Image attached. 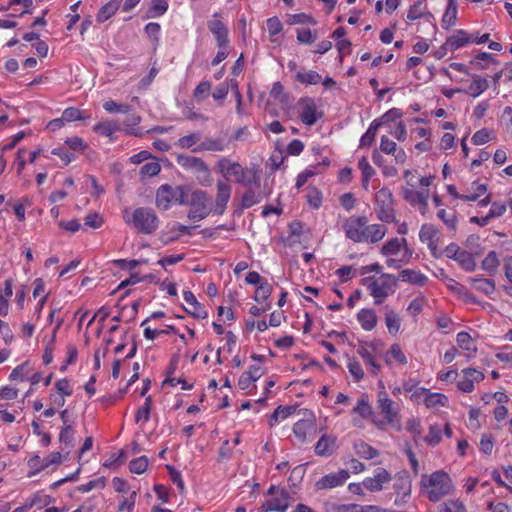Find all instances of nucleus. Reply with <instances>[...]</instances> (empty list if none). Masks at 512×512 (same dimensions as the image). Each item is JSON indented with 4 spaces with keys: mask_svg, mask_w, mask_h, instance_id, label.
Instances as JSON below:
<instances>
[{
    "mask_svg": "<svg viewBox=\"0 0 512 512\" xmlns=\"http://www.w3.org/2000/svg\"><path fill=\"white\" fill-rule=\"evenodd\" d=\"M29 372V364L23 363L14 368L10 374V379L23 381Z\"/></svg>",
    "mask_w": 512,
    "mask_h": 512,
    "instance_id": "nucleus-60",
    "label": "nucleus"
},
{
    "mask_svg": "<svg viewBox=\"0 0 512 512\" xmlns=\"http://www.w3.org/2000/svg\"><path fill=\"white\" fill-rule=\"evenodd\" d=\"M122 0H111L106 3L99 11L97 15L98 22H105L119 9Z\"/></svg>",
    "mask_w": 512,
    "mask_h": 512,
    "instance_id": "nucleus-29",
    "label": "nucleus"
},
{
    "mask_svg": "<svg viewBox=\"0 0 512 512\" xmlns=\"http://www.w3.org/2000/svg\"><path fill=\"white\" fill-rule=\"evenodd\" d=\"M357 319L366 331L372 330L377 324V316L372 309H362L358 312Z\"/></svg>",
    "mask_w": 512,
    "mask_h": 512,
    "instance_id": "nucleus-25",
    "label": "nucleus"
},
{
    "mask_svg": "<svg viewBox=\"0 0 512 512\" xmlns=\"http://www.w3.org/2000/svg\"><path fill=\"white\" fill-rule=\"evenodd\" d=\"M441 440V429L437 425L430 426L429 433L425 437V441L431 445H437Z\"/></svg>",
    "mask_w": 512,
    "mask_h": 512,
    "instance_id": "nucleus-56",
    "label": "nucleus"
},
{
    "mask_svg": "<svg viewBox=\"0 0 512 512\" xmlns=\"http://www.w3.org/2000/svg\"><path fill=\"white\" fill-rule=\"evenodd\" d=\"M299 105V117L304 124L312 126L317 122L319 118L322 117V113L317 112L316 105L313 99L302 98L299 101Z\"/></svg>",
    "mask_w": 512,
    "mask_h": 512,
    "instance_id": "nucleus-11",
    "label": "nucleus"
},
{
    "mask_svg": "<svg viewBox=\"0 0 512 512\" xmlns=\"http://www.w3.org/2000/svg\"><path fill=\"white\" fill-rule=\"evenodd\" d=\"M457 344L461 349L471 351L475 350L473 347L472 338L467 332H459L456 338Z\"/></svg>",
    "mask_w": 512,
    "mask_h": 512,
    "instance_id": "nucleus-50",
    "label": "nucleus"
},
{
    "mask_svg": "<svg viewBox=\"0 0 512 512\" xmlns=\"http://www.w3.org/2000/svg\"><path fill=\"white\" fill-rule=\"evenodd\" d=\"M421 485L427 490L430 501L437 502L451 493L453 486L449 475L444 471H436L430 476L424 475Z\"/></svg>",
    "mask_w": 512,
    "mask_h": 512,
    "instance_id": "nucleus-1",
    "label": "nucleus"
},
{
    "mask_svg": "<svg viewBox=\"0 0 512 512\" xmlns=\"http://www.w3.org/2000/svg\"><path fill=\"white\" fill-rule=\"evenodd\" d=\"M174 189L170 185H162L156 193V205L158 208L167 210L174 200Z\"/></svg>",
    "mask_w": 512,
    "mask_h": 512,
    "instance_id": "nucleus-19",
    "label": "nucleus"
},
{
    "mask_svg": "<svg viewBox=\"0 0 512 512\" xmlns=\"http://www.w3.org/2000/svg\"><path fill=\"white\" fill-rule=\"evenodd\" d=\"M386 362L389 363V357L394 358L400 364H406L407 358L401 350V347L398 344H393L386 355Z\"/></svg>",
    "mask_w": 512,
    "mask_h": 512,
    "instance_id": "nucleus-47",
    "label": "nucleus"
},
{
    "mask_svg": "<svg viewBox=\"0 0 512 512\" xmlns=\"http://www.w3.org/2000/svg\"><path fill=\"white\" fill-rule=\"evenodd\" d=\"M444 254L446 257L457 261L465 271L472 272L476 269V262L473 256L469 252L462 250L455 243L449 244L445 248Z\"/></svg>",
    "mask_w": 512,
    "mask_h": 512,
    "instance_id": "nucleus-7",
    "label": "nucleus"
},
{
    "mask_svg": "<svg viewBox=\"0 0 512 512\" xmlns=\"http://www.w3.org/2000/svg\"><path fill=\"white\" fill-rule=\"evenodd\" d=\"M402 246H406L405 238H393L382 246L381 253L385 256L397 254Z\"/></svg>",
    "mask_w": 512,
    "mask_h": 512,
    "instance_id": "nucleus-32",
    "label": "nucleus"
},
{
    "mask_svg": "<svg viewBox=\"0 0 512 512\" xmlns=\"http://www.w3.org/2000/svg\"><path fill=\"white\" fill-rule=\"evenodd\" d=\"M441 512H466V508L459 500H449L441 505Z\"/></svg>",
    "mask_w": 512,
    "mask_h": 512,
    "instance_id": "nucleus-48",
    "label": "nucleus"
},
{
    "mask_svg": "<svg viewBox=\"0 0 512 512\" xmlns=\"http://www.w3.org/2000/svg\"><path fill=\"white\" fill-rule=\"evenodd\" d=\"M438 230L432 224H424L419 232L421 242L426 243L431 254L438 258L441 253L438 250Z\"/></svg>",
    "mask_w": 512,
    "mask_h": 512,
    "instance_id": "nucleus-12",
    "label": "nucleus"
},
{
    "mask_svg": "<svg viewBox=\"0 0 512 512\" xmlns=\"http://www.w3.org/2000/svg\"><path fill=\"white\" fill-rule=\"evenodd\" d=\"M210 32L215 36L219 48H228V29L223 22L218 19V14H214L213 19L208 22Z\"/></svg>",
    "mask_w": 512,
    "mask_h": 512,
    "instance_id": "nucleus-14",
    "label": "nucleus"
},
{
    "mask_svg": "<svg viewBox=\"0 0 512 512\" xmlns=\"http://www.w3.org/2000/svg\"><path fill=\"white\" fill-rule=\"evenodd\" d=\"M103 107L109 113H117V112L128 113L130 111L129 105H120L112 100L105 102Z\"/></svg>",
    "mask_w": 512,
    "mask_h": 512,
    "instance_id": "nucleus-61",
    "label": "nucleus"
},
{
    "mask_svg": "<svg viewBox=\"0 0 512 512\" xmlns=\"http://www.w3.org/2000/svg\"><path fill=\"white\" fill-rule=\"evenodd\" d=\"M178 163L183 167L194 170L195 172L205 162L197 157L180 155L178 157Z\"/></svg>",
    "mask_w": 512,
    "mask_h": 512,
    "instance_id": "nucleus-43",
    "label": "nucleus"
},
{
    "mask_svg": "<svg viewBox=\"0 0 512 512\" xmlns=\"http://www.w3.org/2000/svg\"><path fill=\"white\" fill-rule=\"evenodd\" d=\"M447 191L450 195H452L455 198H459V199H462L465 201H477L481 195L486 193L487 186L485 184H478L477 185V193L471 194V195H459L455 186H453V185H448Z\"/></svg>",
    "mask_w": 512,
    "mask_h": 512,
    "instance_id": "nucleus-30",
    "label": "nucleus"
},
{
    "mask_svg": "<svg viewBox=\"0 0 512 512\" xmlns=\"http://www.w3.org/2000/svg\"><path fill=\"white\" fill-rule=\"evenodd\" d=\"M314 430L313 422L310 420H300L294 424L293 432L300 441H305L307 434Z\"/></svg>",
    "mask_w": 512,
    "mask_h": 512,
    "instance_id": "nucleus-31",
    "label": "nucleus"
},
{
    "mask_svg": "<svg viewBox=\"0 0 512 512\" xmlns=\"http://www.w3.org/2000/svg\"><path fill=\"white\" fill-rule=\"evenodd\" d=\"M403 282H407L414 285H420L423 286L426 281L427 277L420 273L419 271L413 270V269H404L400 272L399 277L397 278Z\"/></svg>",
    "mask_w": 512,
    "mask_h": 512,
    "instance_id": "nucleus-23",
    "label": "nucleus"
},
{
    "mask_svg": "<svg viewBox=\"0 0 512 512\" xmlns=\"http://www.w3.org/2000/svg\"><path fill=\"white\" fill-rule=\"evenodd\" d=\"M166 468L168 470V473L170 475V478L172 480V482L174 484L177 485L180 493H184L185 491V486H184V482L182 480V476H181V473L179 471H177L173 466L171 465H166Z\"/></svg>",
    "mask_w": 512,
    "mask_h": 512,
    "instance_id": "nucleus-55",
    "label": "nucleus"
},
{
    "mask_svg": "<svg viewBox=\"0 0 512 512\" xmlns=\"http://www.w3.org/2000/svg\"><path fill=\"white\" fill-rule=\"evenodd\" d=\"M196 178L197 181L201 186H211L212 184V177L209 167L206 163H203L196 171Z\"/></svg>",
    "mask_w": 512,
    "mask_h": 512,
    "instance_id": "nucleus-40",
    "label": "nucleus"
},
{
    "mask_svg": "<svg viewBox=\"0 0 512 512\" xmlns=\"http://www.w3.org/2000/svg\"><path fill=\"white\" fill-rule=\"evenodd\" d=\"M260 202V195L256 194L253 190L248 189L242 197V208H250L254 204Z\"/></svg>",
    "mask_w": 512,
    "mask_h": 512,
    "instance_id": "nucleus-53",
    "label": "nucleus"
},
{
    "mask_svg": "<svg viewBox=\"0 0 512 512\" xmlns=\"http://www.w3.org/2000/svg\"><path fill=\"white\" fill-rule=\"evenodd\" d=\"M488 86L489 84L486 78L474 75L472 83L464 92L476 98L479 95H481L485 90H487Z\"/></svg>",
    "mask_w": 512,
    "mask_h": 512,
    "instance_id": "nucleus-26",
    "label": "nucleus"
},
{
    "mask_svg": "<svg viewBox=\"0 0 512 512\" xmlns=\"http://www.w3.org/2000/svg\"><path fill=\"white\" fill-rule=\"evenodd\" d=\"M201 140V134L200 133H192L186 136L181 137L178 140L177 145L181 148H190L197 142Z\"/></svg>",
    "mask_w": 512,
    "mask_h": 512,
    "instance_id": "nucleus-54",
    "label": "nucleus"
},
{
    "mask_svg": "<svg viewBox=\"0 0 512 512\" xmlns=\"http://www.w3.org/2000/svg\"><path fill=\"white\" fill-rule=\"evenodd\" d=\"M208 194L203 190H194L190 194V202L188 205L192 206V210L188 213V218L191 220H202L206 218L212 211L207 208Z\"/></svg>",
    "mask_w": 512,
    "mask_h": 512,
    "instance_id": "nucleus-6",
    "label": "nucleus"
},
{
    "mask_svg": "<svg viewBox=\"0 0 512 512\" xmlns=\"http://www.w3.org/2000/svg\"><path fill=\"white\" fill-rule=\"evenodd\" d=\"M74 435L75 430L71 425H65L62 428L59 436V441L61 444H63L62 449L72 448L74 446Z\"/></svg>",
    "mask_w": 512,
    "mask_h": 512,
    "instance_id": "nucleus-39",
    "label": "nucleus"
},
{
    "mask_svg": "<svg viewBox=\"0 0 512 512\" xmlns=\"http://www.w3.org/2000/svg\"><path fill=\"white\" fill-rule=\"evenodd\" d=\"M457 19V2L456 0H449L447 8L442 18V27L445 29L453 26Z\"/></svg>",
    "mask_w": 512,
    "mask_h": 512,
    "instance_id": "nucleus-27",
    "label": "nucleus"
},
{
    "mask_svg": "<svg viewBox=\"0 0 512 512\" xmlns=\"http://www.w3.org/2000/svg\"><path fill=\"white\" fill-rule=\"evenodd\" d=\"M148 467V459L145 456L133 459L129 463V469L132 473L142 474Z\"/></svg>",
    "mask_w": 512,
    "mask_h": 512,
    "instance_id": "nucleus-45",
    "label": "nucleus"
},
{
    "mask_svg": "<svg viewBox=\"0 0 512 512\" xmlns=\"http://www.w3.org/2000/svg\"><path fill=\"white\" fill-rule=\"evenodd\" d=\"M499 259L495 251H490L482 261V268L487 271L490 275L496 273L499 267Z\"/></svg>",
    "mask_w": 512,
    "mask_h": 512,
    "instance_id": "nucleus-36",
    "label": "nucleus"
},
{
    "mask_svg": "<svg viewBox=\"0 0 512 512\" xmlns=\"http://www.w3.org/2000/svg\"><path fill=\"white\" fill-rule=\"evenodd\" d=\"M469 280L471 281L475 289L485 293L486 295H490L495 291V283L491 279L470 278Z\"/></svg>",
    "mask_w": 512,
    "mask_h": 512,
    "instance_id": "nucleus-33",
    "label": "nucleus"
},
{
    "mask_svg": "<svg viewBox=\"0 0 512 512\" xmlns=\"http://www.w3.org/2000/svg\"><path fill=\"white\" fill-rule=\"evenodd\" d=\"M354 450L359 457L364 459H373L379 455L378 450L362 440H358L354 443Z\"/></svg>",
    "mask_w": 512,
    "mask_h": 512,
    "instance_id": "nucleus-28",
    "label": "nucleus"
},
{
    "mask_svg": "<svg viewBox=\"0 0 512 512\" xmlns=\"http://www.w3.org/2000/svg\"><path fill=\"white\" fill-rule=\"evenodd\" d=\"M348 478L349 472L347 470H340L337 473L323 476L316 482L315 487L317 490L331 489L343 485Z\"/></svg>",
    "mask_w": 512,
    "mask_h": 512,
    "instance_id": "nucleus-13",
    "label": "nucleus"
},
{
    "mask_svg": "<svg viewBox=\"0 0 512 512\" xmlns=\"http://www.w3.org/2000/svg\"><path fill=\"white\" fill-rule=\"evenodd\" d=\"M397 278L392 274H383L381 281L374 280L373 277L363 279L367 283L370 294L375 299L376 304H381L387 298L389 293H393V286L397 283Z\"/></svg>",
    "mask_w": 512,
    "mask_h": 512,
    "instance_id": "nucleus-4",
    "label": "nucleus"
},
{
    "mask_svg": "<svg viewBox=\"0 0 512 512\" xmlns=\"http://www.w3.org/2000/svg\"><path fill=\"white\" fill-rule=\"evenodd\" d=\"M217 169L223 176H234L235 182L244 186H251L252 184L259 185V175L257 170H252L249 173L238 162H233L230 159L223 157L217 162Z\"/></svg>",
    "mask_w": 512,
    "mask_h": 512,
    "instance_id": "nucleus-2",
    "label": "nucleus"
},
{
    "mask_svg": "<svg viewBox=\"0 0 512 512\" xmlns=\"http://www.w3.org/2000/svg\"><path fill=\"white\" fill-rule=\"evenodd\" d=\"M289 494L288 492L281 490L279 496L266 500L262 506V512H285L289 506Z\"/></svg>",
    "mask_w": 512,
    "mask_h": 512,
    "instance_id": "nucleus-16",
    "label": "nucleus"
},
{
    "mask_svg": "<svg viewBox=\"0 0 512 512\" xmlns=\"http://www.w3.org/2000/svg\"><path fill=\"white\" fill-rule=\"evenodd\" d=\"M228 148V142L223 138L206 137L194 151L223 152Z\"/></svg>",
    "mask_w": 512,
    "mask_h": 512,
    "instance_id": "nucleus-21",
    "label": "nucleus"
},
{
    "mask_svg": "<svg viewBox=\"0 0 512 512\" xmlns=\"http://www.w3.org/2000/svg\"><path fill=\"white\" fill-rule=\"evenodd\" d=\"M448 402V399L445 395L441 393H430L427 392L424 398V404L428 408H435L437 406H445Z\"/></svg>",
    "mask_w": 512,
    "mask_h": 512,
    "instance_id": "nucleus-38",
    "label": "nucleus"
},
{
    "mask_svg": "<svg viewBox=\"0 0 512 512\" xmlns=\"http://www.w3.org/2000/svg\"><path fill=\"white\" fill-rule=\"evenodd\" d=\"M119 127L112 121H105L95 125L94 130L101 133L104 136L111 137Z\"/></svg>",
    "mask_w": 512,
    "mask_h": 512,
    "instance_id": "nucleus-44",
    "label": "nucleus"
},
{
    "mask_svg": "<svg viewBox=\"0 0 512 512\" xmlns=\"http://www.w3.org/2000/svg\"><path fill=\"white\" fill-rule=\"evenodd\" d=\"M367 223L368 220L364 216L348 218L343 224L346 237L357 243L363 242L362 232Z\"/></svg>",
    "mask_w": 512,
    "mask_h": 512,
    "instance_id": "nucleus-8",
    "label": "nucleus"
},
{
    "mask_svg": "<svg viewBox=\"0 0 512 512\" xmlns=\"http://www.w3.org/2000/svg\"><path fill=\"white\" fill-rule=\"evenodd\" d=\"M183 297L190 306V308H184L187 313L198 319H205L207 317V312L191 291H184Z\"/></svg>",
    "mask_w": 512,
    "mask_h": 512,
    "instance_id": "nucleus-18",
    "label": "nucleus"
},
{
    "mask_svg": "<svg viewBox=\"0 0 512 512\" xmlns=\"http://www.w3.org/2000/svg\"><path fill=\"white\" fill-rule=\"evenodd\" d=\"M354 412L366 418L372 414V408L369 405L368 401L364 397H362L358 399L357 405L354 408Z\"/></svg>",
    "mask_w": 512,
    "mask_h": 512,
    "instance_id": "nucleus-58",
    "label": "nucleus"
},
{
    "mask_svg": "<svg viewBox=\"0 0 512 512\" xmlns=\"http://www.w3.org/2000/svg\"><path fill=\"white\" fill-rule=\"evenodd\" d=\"M103 224V218L97 213H90L84 218V226L98 229Z\"/></svg>",
    "mask_w": 512,
    "mask_h": 512,
    "instance_id": "nucleus-57",
    "label": "nucleus"
},
{
    "mask_svg": "<svg viewBox=\"0 0 512 512\" xmlns=\"http://www.w3.org/2000/svg\"><path fill=\"white\" fill-rule=\"evenodd\" d=\"M317 36L314 35L310 29H299L297 31V40L301 44H311L316 40Z\"/></svg>",
    "mask_w": 512,
    "mask_h": 512,
    "instance_id": "nucleus-63",
    "label": "nucleus"
},
{
    "mask_svg": "<svg viewBox=\"0 0 512 512\" xmlns=\"http://www.w3.org/2000/svg\"><path fill=\"white\" fill-rule=\"evenodd\" d=\"M141 117L136 114H128L124 120V125L126 126V132L128 134L134 136H141L143 134L142 130L136 128V126L140 123Z\"/></svg>",
    "mask_w": 512,
    "mask_h": 512,
    "instance_id": "nucleus-35",
    "label": "nucleus"
},
{
    "mask_svg": "<svg viewBox=\"0 0 512 512\" xmlns=\"http://www.w3.org/2000/svg\"><path fill=\"white\" fill-rule=\"evenodd\" d=\"M383 125V122L380 120H374L367 132L361 137L360 145L365 147L372 144L377 134L378 128Z\"/></svg>",
    "mask_w": 512,
    "mask_h": 512,
    "instance_id": "nucleus-37",
    "label": "nucleus"
},
{
    "mask_svg": "<svg viewBox=\"0 0 512 512\" xmlns=\"http://www.w3.org/2000/svg\"><path fill=\"white\" fill-rule=\"evenodd\" d=\"M105 485H106L105 478L104 477H100V478L91 480V481H89L86 484L78 486L77 490L82 492V493H86V492H89V491H91V490H93L95 488L103 489L105 487Z\"/></svg>",
    "mask_w": 512,
    "mask_h": 512,
    "instance_id": "nucleus-52",
    "label": "nucleus"
},
{
    "mask_svg": "<svg viewBox=\"0 0 512 512\" xmlns=\"http://www.w3.org/2000/svg\"><path fill=\"white\" fill-rule=\"evenodd\" d=\"M376 212L378 218L387 223L395 220V212L393 209V194L390 189L383 187L375 195Z\"/></svg>",
    "mask_w": 512,
    "mask_h": 512,
    "instance_id": "nucleus-5",
    "label": "nucleus"
},
{
    "mask_svg": "<svg viewBox=\"0 0 512 512\" xmlns=\"http://www.w3.org/2000/svg\"><path fill=\"white\" fill-rule=\"evenodd\" d=\"M390 481V473L384 468H378L373 477H368L363 481V485L367 490L376 492L382 490L383 485Z\"/></svg>",
    "mask_w": 512,
    "mask_h": 512,
    "instance_id": "nucleus-15",
    "label": "nucleus"
},
{
    "mask_svg": "<svg viewBox=\"0 0 512 512\" xmlns=\"http://www.w3.org/2000/svg\"><path fill=\"white\" fill-rule=\"evenodd\" d=\"M271 293H272L271 285L267 282H262V283H260V285H258V287L255 291L254 300L258 303H262L268 299V297L271 295Z\"/></svg>",
    "mask_w": 512,
    "mask_h": 512,
    "instance_id": "nucleus-42",
    "label": "nucleus"
},
{
    "mask_svg": "<svg viewBox=\"0 0 512 512\" xmlns=\"http://www.w3.org/2000/svg\"><path fill=\"white\" fill-rule=\"evenodd\" d=\"M424 9L425 7L422 6L421 1L414 3L408 11L407 19L409 21H414L421 18L424 15Z\"/></svg>",
    "mask_w": 512,
    "mask_h": 512,
    "instance_id": "nucleus-59",
    "label": "nucleus"
},
{
    "mask_svg": "<svg viewBox=\"0 0 512 512\" xmlns=\"http://www.w3.org/2000/svg\"><path fill=\"white\" fill-rule=\"evenodd\" d=\"M474 39L468 35V33L464 30H457L452 36H450L446 40V47L449 50L454 51L470 42H473Z\"/></svg>",
    "mask_w": 512,
    "mask_h": 512,
    "instance_id": "nucleus-22",
    "label": "nucleus"
},
{
    "mask_svg": "<svg viewBox=\"0 0 512 512\" xmlns=\"http://www.w3.org/2000/svg\"><path fill=\"white\" fill-rule=\"evenodd\" d=\"M127 224L132 225L138 233L152 234L158 228V217L151 208L140 207L133 211L131 217L124 216Z\"/></svg>",
    "mask_w": 512,
    "mask_h": 512,
    "instance_id": "nucleus-3",
    "label": "nucleus"
},
{
    "mask_svg": "<svg viewBox=\"0 0 512 512\" xmlns=\"http://www.w3.org/2000/svg\"><path fill=\"white\" fill-rule=\"evenodd\" d=\"M216 190L215 204L212 212L216 215H223L231 198L232 187L228 182L219 180L216 184Z\"/></svg>",
    "mask_w": 512,
    "mask_h": 512,
    "instance_id": "nucleus-9",
    "label": "nucleus"
},
{
    "mask_svg": "<svg viewBox=\"0 0 512 512\" xmlns=\"http://www.w3.org/2000/svg\"><path fill=\"white\" fill-rule=\"evenodd\" d=\"M348 369L355 380L359 381L364 377V371L357 360L350 359L348 363Z\"/></svg>",
    "mask_w": 512,
    "mask_h": 512,
    "instance_id": "nucleus-62",
    "label": "nucleus"
},
{
    "mask_svg": "<svg viewBox=\"0 0 512 512\" xmlns=\"http://www.w3.org/2000/svg\"><path fill=\"white\" fill-rule=\"evenodd\" d=\"M160 170H161V167H160L159 163L149 162V163L144 164L141 167L140 173L144 176L152 177V176L157 175L160 172Z\"/></svg>",
    "mask_w": 512,
    "mask_h": 512,
    "instance_id": "nucleus-64",
    "label": "nucleus"
},
{
    "mask_svg": "<svg viewBox=\"0 0 512 512\" xmlns=\"http://www.w3.org/2000/svg\"><path fill=\"white\" fill-rule=\"evenodd\" d=\"M168 9V4L165 0H152V6L149 10V17H156L164 14Z\"/></svg>",
    "mask_w": 512,
    "mask_h": 512,
    "instance_id": "nucleus-51",
    "label": "nucleus"
},
{
    "mask_svg": "<svg viewBox=\"0 0 512 512\" xmlns=\"http://www.w3.org/2000/svg\"><path fill=\"white\" fill-rule=\"evenodd\" d=\"M401 193L403 198L413 206L420 204L425 209L428 205L427 195L423 192L415 191L410 188H403Z\"/></svg>",
    "mask_w": 512,
    "mask_h": 512,
    "instance_id": "nucleus-24",
    "label": "nucleus"
},
{
    "mask_svg": "<svg viewBox=\"0 0 512 512\" xmlns=\"http://www.w3.org/2000/svg\"><path fill=\"white\" fill-rule=\"evenodd\" d=\"M296 79L300 83L315 85V84H318L322 78H321V75L315 71H307V72H298L296 74Z\"/></svg>",
    "mask_w": 512,
    "mask_h": 512,
    "instance_id": "nucleus-41",
    "label": "nucleus"
},
{
    "mask_svg": "<svg viewBox=\"0 0 512 512\" xmlns=\"http://www.w3.org/2000/svg\"><path fill=\"white\" fill-rule=\"evenodd\" d=\"M357 353L364 359V361L367 364H369L373 368V373L377 374L378 371L380 370V365L374 361L371 352L365 346L362 345L358 348Z\"/></svg>",
    "mask_w": 512,
    "mask_h": 512,
    "instance_id": "nucleus-46",
    "label": "nucleus"
},
{
    "mask_svg": "<svg viewBox=\"0 0 512 512\" xmlns=\"http://www.w3.org/2000/svg\"><path fill=\"white\" fill-rule=\"evenodd\" d=\"M362 233L363 242L376 243L383 239L386 234V228L381 224H366Z\"/></svg>",
    "mask_w": 512,
    "mask_h": 512,
    "instance_id": "nucleus-20",
    "label": "nucleus"
},
{
    "mask_svg": "<svg viewBox=\"0 0 512 512\" xmlns=\"http://www.w3.org/2000/svg\"><path fill=\"white\" fill-rule=\"evenodd\" d=\"M337 437L330 434H323L315 445V453L318 456H330L336 448Z\"/></svg>",
    "mask_w": 512,
    "mask_h": 512,
    "instance_id": "nucleus-17",
    "label": "nucleus"
},
{
    "mask_svg": "<svg viewBox=\"0 0 512 512\" xmlns=\"http://www.w3.org/2000/svg\"><path fill=\"white\" fill-rule=\"evenodd\" d=\"M174 201L180 205H188L190 202V194L185 186H178L174 189Z\"/></svg>",
    "mask_w": 512,
    "mask_h": 512,
    "instance_id": "nucleus-49",
    "label": "nucleus"
},
{
    "mask_svg": "<svg viewBox=\"0 0 512 512\" xmlns=\"http://www.w3.org/2000/svg\"><path fill=\"white\" fill-rule=\"evenodd\" d=\"M400 317L393 310H387L385 314V324L390 334L395 335L400 329Z\"/></svg>",
    "mask_w": 512,
    "mask_h": 512,
    "instance_id": "nucleus-34",
    "label": "nucleus"
},
{
    "mask_svg": "<svg viewBox=\"0 0 512 512\" xmlns=\"http://www.w3.org/2000/svg\"><path fill=\"white\" fill-rule=\"evenodd\" d=\"M378 409L384 415L388 423L394 424L399 421L398 405L393 402L386 392L380 391L378 394Z\"/></svg>",
    "mask_w": 512,
    "mask_h": 512,
    "instance_id": "nucleus-10",
    "label": "nucleus"
}]
</instances>
